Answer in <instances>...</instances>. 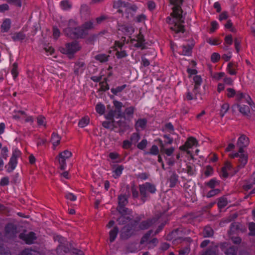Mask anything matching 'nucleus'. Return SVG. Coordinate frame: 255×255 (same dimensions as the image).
Instances as JSON below:
<instances>
[{
    "instance_id": "f257e3e1",
    "label": "nucleus",
    "mask_w": 255,
    "mask_h": 255,
    "mask_svg": "<svg viewBox=\"0 0 255 255\" xmlns=\"http://www.w3.org/2000/svg\"><path fill=\"white\" fill-rule=\"evenodd\" d=\"M169 0L171 4L174 5V6L172 7L173 11L170 14V15L173 18H175V20H172L171 18L167 17L166 22L171 23L170 22L172 21L173 25L170 27V29L176 33H184L185 31L184 26L182 24L184 22V19L182 16L183 10L181 7V5L183 2V0Z\"/></svg>"
},
{
    "instance_id": "f03ea898",
    "label": "nucleus",
    "mask_w": 255,
    "mask_h": 255,
    "mask_svg": "<svg viewBox=\"0 0 255 255\" xmlns=\"http://www.w3.org/2000/svg\"><path fill=\"white\" fill-rule=\"evenodd\" d=\"M237 104L232 106L233 110L236 108L239 109V111L245 116H249L250 114V106L253 111H255V106L249 95L244 94L240 91L237 94Z\"/></svg>"
},
{
    "instance_id": "7ed1b4c3",
    "label": "nucleus",
    "mask_w": 255,
    "mask_h": 255,
    "mask_svg": "<svg viewBox=\"0 0 255 255\" xmlns=\"http://www.w3.org/2000/svg\"><path fill=\"white\" fill-rule=\"evenodd\" d=\"M129 189V186L128 185H127L126 192L118 196V206H117V210L120 214H125L129 210L125 207L128 203V198L130 195Z\"/></svg>"
},
{
    "instance_id": "20e7f679",
    "label": "nucleus",
    "mask_w": 255,
    "mask_h": 255,
    "mask_svg": "<svg viewBox=\"0 0 255 255\" xmlns=\"http://www.w3.org/2000/svg\"><path fill=\"white\" fill-rule=\"evenodd\" d=\"M140 194L141 196V200L144 202L148 197L146 192L153 194L156 191V189L154 185L151 184L149 182H146L144 184L140 185L139 186Z\"/></svg>"
},
{
    "instance_id": "39448f33",
    "label": "nucleus",
    "mask_w": 255,
    "mask_h": 255,
    "mask_svg": "<svg viewBox=\"0 0 255 255\" xmlns=\"http://www.w3.org/2000/svg\"><path fill=\"white\" fill-rule=\"evenodd\" d=\"M20 155L21 152L18 149H15L12 152V156L7 165L5 166L8 172H11L15 169L17 164V158Z\"/></svg>"
},
{
    "instance_id": "423d86ee",
    "label": "nucleus",
    "mask_w": 255,
    "mask_h": 255,
    "mask_svg": "<svg viewBox=\"0 0 255 255\" xmlns=\"http://www.w3.org/2000/svg\"><path fill=\"white\" fill-rule=\"evenodd\" d=\"M229 156L231 158L239 157V164L237 166L238 170L237 171H239V169L244 167L247 163L248 160V155L247 153H245L244 152H239V151L238 152H236L233 154H230Z\"/></svg>"
},
{
    "instance_id": "0eeeda50",
    "label": "nucleus",
    "mask_w": 255,
    "mask_h": 255,
    "mask_svg": "<svg viewBox=\"0 0 255 255\" xmlns=\"http://www.w3.org/2000/svg\"><path fill=\"white\" fill-rule=\"evenodd\" d=\"M134 233V226L132 224L125 226L121 231L120 237L123 240H127Z\"/></svg>"
},
{
    "instance_id": "6e6552de",
    "label": "nucleus",
    "mask_w": 255,
    "mask_h": 255,
    "mask_svg": "<svg viewBox=\"0 0 255 255\" xmlns=\"http://www.w3.org/2000/svg\"><path fill=\"white\" fill-rule=\"evenodd\" d=\"M246 228L239 222H233L231 224L228 233L230 236L239 232L243 233Z\"/></svg>"
},
{
    "instance_id": "1a4fd4ad",
    "label": "nucleus",
    "mask_w": 255,
    "mask_h": 255,
    "mask_svg": "<svg viewBox=\"0 0 255 255\" xmlns=\"http://www.w3.org/2000/svg\"><path fill=\"white\" fill-rule=\"evenodd\" d=\"M81 46L78 42L73 41L66 44V52L67 54L72 55L80 50Z\"/></svg>"
},
{
    "instance_id": "9d476101",
    "label": "nucleus",
    "mask_w": 255,
    "mask_h": 255,
    "mask_svg": "<svg viewBox=\"0 0 255 255\" xmlns=\"http://www.w3.org/2000/svg\"><path fill=\"white\" fill-rule=\"evenodd\" d=\"M250 143V140L245 134H242L238 138L237 141V146L239 147V152H245L244 148L248 146Z\"/></svg>"
},
{
    "instance_id": "9b49d317",
    "label": "nucleus",
    "mask_w": 255,
    "mask_h": 255,
    "mask_svg": "<svg viewBox=\"0 0 255 255\" xmlns=\"http://www.w3.org/2000/svg\"><path fill=\"white\" fill-rule=\"evenodd\" d=\"M19 238L29 245L33 244L34 241L37 239L35 234L33 232H30L27 234L23 233H20L19 235Z\"/></svg>"
},
{
    "instance_id": "f8f14e48",
    "label": "nucleus",
    "mask_w": 255,
    "mask_h": 255,
    "mask_svg": "<svg viewBox=\"0 0 255 255\" xmlns=\"http://www.w3.org/2000/svg\"><path fill=\"white\" fill-rule=\"evenodd\" d=\"M5 236L8 238H11L15 236L17 232V227L13 224L9 223L5 227Z\"/></svg>"
},
{
    "instance_id": "ddd939ff",
    "label": "nucleus",
    "mask_w": 255,
    "mask_h": 255,
    "mask_svg": "<svg viewBox=\"0 0 255 255\" xmlns=\"http://www.w3.org/2000/svg\"><path fill=\"white\" fill-rule=\"evenodd\" d=\"M88 34L87 32H85L84 29L81 26L74 27V34L71 36L72 38H82Z\"/></svg>"
},
{
    "instance_id": "4468645a",
    "label": "nucleus",
    "mask_w": 255,
    "mask_h": 255,
    "mask_svg": "<svg viewBox=\"0 0 255 255\" xmlns=\"http://www.w3.org/2000/svg\"><path fill=\"white\" fill-rule=\"evenodd\" d=\"M77 25V23L73 20H70L69 21L68 27L64 29V32L65 34L72 38V36H71L74 34V27L76 26Z\"/></svg>"
},
{
    "instance_id": "2eb2a0df",
    "label": "nucleus",
    "mask_w": 255,
    "mask_h": 255,
    "mask_svg": "<svg viewBox=\"0 0 255 255\" xmlns=\"http://www.w3.org/2000/svg\"><path fill=\"white\" fill-rule=\"evenodd\" d=\"M156 218H152L148 219L146 221H143L140 223L139 225V228L141 230H146L155 224L157 221Z\"/></svg>"
},
{
    "instance_id": "dca6fc26",
    "label": "nucleus",
    "mask_w": 255,
    "mask_h": 255,
    "mask_svg": "<svg viewBox=\"0 0 255 255\" xmlns=\"http://www.w3.org/2000/svg\"><path fill=\"white\" fill-rule=\"evenodd\" d=\"M130 210H128V211L125 214H120V217H119L117 220L119 225L126 224L131 220L130 217L128 216L130 214Z\"/></svg>"
},
{
    "instance_id": "f3484780",
    "label": "nucleus",
    "mask_w": 255,
    "mask_h": 255,
    "mask_svg": "<svg viewBox=\"0 0 255 255\" xmlns=\"http://www.w3.org/2000/svg\"><path fill=\"white\" fill-rule=\"evenodd\" d=\"M113 104L115 108V110H114V111H115V113L117 115L116 118H119L123 117V113L122 112V108L123 106V103L117 100H114L113 101Z\"/></svg>"
},
{
    "instance_id": "a211bd4d",
    "label": "nucleus",
    "mask_w": 255,
    "mask_h": 255,
    "mask_svg": "<svg viewBox=\"0 0 255 255\" xmlns=\"http://www.w3.org/2000/svg\"><path fill=\"white\" fill-rule=\"evenodd\" d=\"M115 124L117 126V128H119V132L123 133L128 129L129 128L128 125L125 120H119Z\"/></svg>"
},
{
    "instance_id": "6ab92c4d",
    "label": "nucleus",
    "mask_w": 255,
    "mask_h": 255,
    "mask_svg": "<svg viewBox=\"0 0 255 255\" xmlns=\"http://www.w3.org/2000/svg\"><path fill=\"white\" fill-rule=\"evenodd\" d=\"M11 38L14 41L22 42L26 38V35L22 31L15 32L11 36Z\"/></svg>"
},
{
    "instance_id": "aec40b11",
    "label": "nucleus",
    "mask_w": 255,
    "mask_h": 255,
    "mask_svg": "<svg viewBox=\"0 0 255 255\" xmlns=\"http://www.w3.org/2000/svg\"><path fill=\"white\" fill-rule=\"evenodd\" d=\"M11 26V20L9 18L4 19L1 25V31L2 32H7Z\"/></svg>"
},
{
    "instance_id": "412c9836",
    "label": "nucleus",
    "mask_w": 255,
    "mask_h": 255,
    "mask_svg": "<svg viewBox=\"0 0 255 255\" xmlns=\"http://www.w3.org/2000/svg\"><path fill=\"white\" fill-rule=\"evenodd\" d=\"M185 144L188 148H191L193 145L197 146L198 142L195 137L191 136L187 138L185 142Z\"/></svg>"
},
{
    "instance_id": "4be33fe9",
    "label": "nucleus",
    "mask_w": 255,
    "mask_h": 255,
    "mask_svg": "<svg viewBox=\"0 0 255 255\" xmlns=\"http://www.w3.org/2000/svg\"><path fill=\"white\" fill-rule=\"evenodd\" d=\"M214 231L209 226H206L202 232V235L204 238H209L213 236Z\"/></svg>"
},
{
    "instance_id": "5701e85b",
    "label": "nucleus",
    "mask_w": 255,
    "mask_h": 255,
    "mask_svg": "<svg viewBox=\"0 0 255 255\" xmlns=\"http://www.w3.org/2000/svg\"><path fill=\"white\" fill-rule=\"evenodd\" d=\"M119 230L118 227L117 226H115L112 230H111L110 231L109 236H110V241L111 243L113 242L115 240V239L117 236V235L119 233Z\"/></svg>"
},
{
    "instance_id": "b1692460",
    "label": "nucleus",
    "mask_w": 255,
    "mask_h": 255,
    "mask_svg": "<svg viewBox=\"0 0 255 255\" xmlns=\"http://www.w3.org/2000/svg\"><path fill=\"white\" fill-rule=\"evenodd\" d=\"M51 141L54 146H57L61 140V137L58 133L53 132L51 136Z\"/></svg>"
},
{
    "instance_id": "393cba45",
    "label": "nucleus",
    "mask_w": 255,
    "mask_h": 255,
    "mask_svg": "<svg viewBox=\"0 0 255 255\" xmlns=\"http://www.w3.org/2000/svg\"><path fill=\"white\" fill-rule=\"evenodd\" d=\"M135 110V108L133 106L127 108L125 109V112L123 113V117L125 118V115H127V117L129 118L132 117V115L134 113Z\"/></svg>"
},
{
    "instance_id": "a878e982",
    "label": "nucleus",
    "mask_w": 255,
    "mask_h": 255,
    "mask_svg": "<svg viewBox=\"0 0 255 255\" xmlns=\"http://www.w3.org/2000/svg\"><path fill=\"white\" fill-rule=\"evenodd\" d=\"M178 180V176L177 174H176L175 172H173L171 176L170 177L169 179V181L170 182V187H174Z\"/></svg>"
},
{
    "instance_id": "bb28decb",
    "label": "nucleus",
    "mask_w": 255,
    "mask_h": 255,
    "mask_svg": "<svg viewBox=\"0 0 255 255\" xmlns=\"http://www.w3.org/2000/svg\"><path fill=\"white\" fill-rule=\"evenodd\" d=\"M102 126L106 128H110L112 127V129H114L115 128H117L115 120L112 121H104L102 123Z\"/></svg>"
},
{
    "instance_id": "cd10ccee",
    "label": "nucleus",
    "mask_w": 255,
    "mask_h": 255,
    "mask_svg": "<svg viewBox=\"0 0 255 255\" xmlns=\"http://www.w3.org/2000/svg\"><path fill=\"white\" fill-rule=\"evenodd\" d=\"M237 67V64L233 63V62H230L228 63L227 70L228 71V72L231 75H236V68Z\"/></svg>"
},
{
    "instance_id": "c85d7f7f",
    "label": "nucleus",
    "mask_w": 255,
    "mask_h": 255,
    "mask_svg": "<svg viewBox=\"0 0 255 255\" xmlns=\"http://www.w3.org/2000/svg\"><path fill=\"white\" fill-rule=\"evenodd\" d=\"M110 55L105 54H99L95 56V59L100 62H105L108 61Z\"/></svg>"
},
{
    "instance_id": "c756f323",
    "label": "nucleus",
    "mask_w": 255,
    "mask_h": 255,
    "mask_svg": "<svg viewBox=\"0 0 255 255\" xmlns=\"http://www.w3.org/2000/svg\"><path fill=\"white\" fill-rule=\"evenodd\" d=\"M193 80L195 83L194 90H197L198 89L199 86H200V85L202 82V78L200 76L196 75V76H194Z\"/></svg>"
},
{
    "instance_id": "7c9ffc66",
    "label": "nucleus",
    "mask_w": 255,
    "mask_h": 255,
    "mask_svg": "<svg viewBox=\"0 0 255 255\" xmlns=\"http://www.w3.org/2000/svg\"><path fill=\"white\" fill-rule=\"evenodd\" d=\"M72 152L68 150H65L63 152H60L58 156L61 158L68 159L72 156Z\"/></svg>"
},
{
    "instance_id": "2f4dec72",
    "label": "nucleus",
    "mask_w": 255,
    "mask_h": 255,
    "mask_svg": "<svg viewBox=\"0 0 255 255\" xmlns=\"http://www.w3.org/2000/svg\"><path fill=\"white\" fill-rule=\"evenodd\" d=\"M124 166L123 165H118L115 169L114 170V172L115 174L113 175V177L115 178H117L120 176L122 174V171L124 169Z\"/></svg>"
},
{
    "instance_id": "473e14b6",
    "label": "nucleus",
    "mask_w": 255,
    "mask_h": 255,
    "mask_svg": "<svg viewBox=\"0 0 255 255\" xmlns=\"http://www.w3.org/2000/svg\"><path fill=\"white\" fill-rule=\"evenodd\" d=\"M159 153V149L157 145H153L149 151L144 153L145 154L157 155Z\"/></svg>"
},
{
    "instance_id": "72a5a7b5",
    "label": "nucleus",
    "mask_w": 255,
    "mask_h": 255,
    "mask_svg": "<svg viewBox=\"0 0 255 255\" xmlns=\"http://www.w3.org/2000/svg\"><path fill=\"white\" fill-rule=\"evenodd\" d=\"M81 27L84 29L85 32H87L88 30L92 29L94 28L93 23L91 21L85 22L82 25Z\"/></svg>"
},
{
    "instance_id": "f704fd0d",
    "label": "nucleus",
    "mask_w": 255,
    "mask_h": 255,
    "mask_svg": "<svg viewBox=\"0 0 255 255\" xmlns=\"http://www.w3.org/2000/svg\"><path fill=\"white\" fill-rule=\"evenodd\" d=\"M11 74L13 76L14 79H15L18 74V64L17 63L15 62L12 64V69L11 70Z\"/></svg>"
},
{
    "instance_id": "c9c22d12",
    "label": "nucleus",
    "mask_w": 255,
    "mask_h": 255,
    "mask_svg": "<svg viewBox=\"0 0 255 255\" xmlns=\"http://www.w3.org/2000/svg\"><path fill=\"white\" fill-rule=\"evenodd\" d=\"M147 124V120L145 119H140L136 122L135 126L136 127H139L143 129L145 128Z\"/></svg>"
},
{
    "instance_id": "e433bc0d",
    "label": "nucleus",
    "mask_w": 255,
    "mask_h": 255,
    "mask_svg": "<svg viewBox=\"0 0 255 255\" xmlns=\"http://www.w3.org/2000/svg\"><path fill=\"white\" fill-rule=\"evenodd\" d=\"M131 191L132 193V197L134 199L138 197V191H137V188L134 183H133L131 186Z\"/></svg>"
},
{
    "instance_id": "4c0bfd02",
    "label": "nucleus",
    "mask_w": 255,
    "mask_h": 255,
    "mask_svg": "<svg viewBox=\"0 0 255 255\" xmlns=\"http://www.w3.org/2000/svg\"><path fill=\"white\" fill-rule=\"evenodd\" d=\"M227 205V199L225 198H220L218 202V206L219 208L222 209L224 208Z\"/></svg>"
},
{
    "instance_id": "58836bf2",
    "label": "nucleus",
    "mask_w": 255,
    "mask_h": 255,
    "mask_svg": "<svg viewBox=\"0 0 255 255\" xmlns=\"http://www.w3.org/2000/svg\"><path fill=\"white\" fill-rule=\"evenodd\" d=\"M89 123V119L87 117H84L82 118L79 123L78 125L81 128H84Z\"/></svg>"
},
{
    "instance_id": "ea45409f",
    "label": "nucleus",
    "mask_w": 255,
    "mask_h": 255,
    "mask_svg": "<svg viewBox=\"0 0 255 255\" xmlns=\"http://www.w3.org/2000/svg\"><path fill=\"white\" fill-rule=\"evenodd\" d=\"M182 54L184 55H190L191 53L192 47L188 45L187 46H183Z\"/></svg>"
},
{
    "instance_id": "a19ab883",
    "label": "nucleus",
    "mask_w": 255,
    "mask_h": 255,
    "mask_svg": "<svg viewBox=\"0 0 255 255\" xmlns=\"http://www.w3.org/2000/svg\"><path fill=\"white\" fill-rule=\"evenodd\" d=\"M127 85L124 84L121 86H118L116 88H112L111 92L114 95H117L118 93L121 92L126 87Z\"/></svg>"
},
{
    "instance_id": "79ce46f5",
    "label": "nucleus",
    "mask_w": 255,
    "mask_h": 255,
    "mask_svg": "<svg viewBox=\"0 0 255 255\" xmlns=\"http://www.w3.org/2000/svg\"><path fill=\"white\" fill-rule=\"evenodd\" d=\"M139 139L140 135L139 133L137 132H134L131 134L130 137V141L132 143H136L138 142Z\"/></svg>"
},
{
    "instance_id": "37998d69",
    "label": "nucleus",
    "mask_w": 255,
    "mask_h": 255,
    "mask_svg": "<svg viewBox=\"0 0 255 255\" xmlns=\"http://www.w3.org/2000/svg\"><path fill=\"white\" fill-rule=\"evenodd\" d=\"M229 109V105L228 103H224L221 107L220 116L223 117L224 115L227 112Z\"/></svg>"
},
{
    "instance_id": "c03bdc74",
    "label": "nucleus",
    "mask_w": 255,
    "mask_h": 255,
    "mask_svg": "<svg viewBox=\"0 0 255 255\" xmlns=\"http://www.w3.org/2000/svg\"><path fill=\"white\" fill-rule=\"evenodd\" d=\"M96 112L100 115H103L105 113V107L103 104H98L96 106Z\"/></svg>"
},
{
    "instance_id": "a18cd8bd",
    "label": "nucleus",
    "mask_w": 255,
    "mask_h": 255,
    "mask_svg": "<svg viewBox=\"0 0 255 255\" xmlns=\"http://www.w3.org/2000/svg\"><path fill=\"white\" fill-rule=\"evenodd\" d=\"M56 252L58 254H60L62 252L67 253L69 252V249L65 246L59 245L56 249Z\"/></svg>"
},
{
    "instance_id": "49530a36",
    "label": "nucleus",
    "mask_w": 255,
    "mask_h": 255,
    "mask_svg": "<svg viewBox=\"0 0 255 255\" xmlns=\"http://www.w3.org/2000/svg\"><path fill=\"white\" fill-rule=\"evenodd\" d=\"M226 255H237V249L235 247H231L225 252Z\"/></svg>"
},
{
    "instance_id": "de8ad7c7",
    "label": "nucleus",
    "mask_w": 255,
    "mask_h": 255,
    "mask_svg": "<svg viewBox=\"0 0 255 255\" xmlns=\"http://www.w3.org/2000/svg\"><path fill=\"white\" fill-rule=\"evenodd\" d=\"M56 158L58 160L59 163L60 165V169L64 170L65 169L66 165V159L60 158L58 156L56 157Z\"/></svg>"
},
{
    "instance_id": "09e8293b",
    "label": "nucleus",
    "mask_w": 255,
    "mask_h": 255,
    "mask_svg": "<svg viewBox=\"0 0 255 255\" xmlns=\"http://www.w3.org/2000/svg\"><path fill=\"white\" fill-rule=\"evenodd\" d=\"M107 79L105 78L104 81L100 82V85H101L100 90L103 91H106L109 89V86L107 82Z\"/></svg>"
},
{
    "instance_id": "8fccbe9b",
    "label": "nucleus",
    "mask_w": 255,
    "mask_h": 255,
    "mask_svg": "<svg viewBox=\"0 0 255 255\" xmlns=\"http://www.w3.org/2000/svg\"><path fill=\"white\" fill-rule=\"evenodd\" d=\"M249 229L250 230L249 235L255 236V223L251 222L249 223Z\"/></svg>"
},
{
    "instance_id": "3c124183",
    "label": "nucleus",
    "mask_w": 255,
    "mask_h": 255,
    "mask_svg": "<svg viewBox=\"0 0 255 255\" xmlns=\"http://www.w3.org/2000/svg\"><path fill=\"white\" fill-rule=\"evenodd\" d=\"M117 117V115L115 113L114 110L110 111L106 116V118L107 120H111V121L114 120V118Z\"/></svg>"
},
{
    "instance_id": "603ef678",
    "label": "nucleus",
    "mask_w": 255,
    "mask_h": 255,
    "mask_svg": "<svg viewBox=\"0 0 255 255\" xmlns=\"http://www.w3.org/2000/svg\"><path fill=\"white\" fill-rule=\"evenodd\" d=\"M147 141L145 139H142L139 143L137 145V147L141 150H143L147 146Z\"/></svg>"
},
{
    "instance_id": "864d4df0",
    "label": "nucleus",
    "mask_w": 255,
    "mask_h": 255,
    "mask_svg": "<svg viewBox=\"0 0 255 255\" xmlns=\"http://www.w3.org/2000/svg\"><path fill=\"white\" fill-rule=\"evenodd\" d=\"M220 190H219L218 189L211 190L208 192L206 196L208 198H211L212 197H213V196L218 194L220 193Z\"/></svg>"
},
{
    "instance_id": "5fc2aeb1",
    "label": "nucleus",
    "mask_w": 255,
    "mask_h": 255,
    "mask_svg": "<svg viewBox=\"0 0 255 255\" xmlns=\"http://www.w3.org/2000/svg\"><path fill=\"white\" fill-rule=\"evenodd\" d=\"M218 184H219V182L215 179H212L206 183V185L211 188H214L216 185Z\"/></svg>"
},
{
    "instance_id": "6e6d98bb",
    "label": "nucleus",
    "mask_w": 255,
    "mask_h": 255,
    "mask_svg": "<svg viewBox=\"0 0 255 255\" xmlns=\"http://www.w3.org/2000/svg\"><path fill=\"white\" fill-rule=\"evenodd\" d=\"M37 123L39 126H46L45 118L43 116L40 115L37 118Z\"/></svg>"
},
{
    "instance_id": "4d7b16f0",
    "label": "nucleus",
    "mask_w": 255,
    "mask_h": 255,
    "mask_svg": "<svg viewBox=\"0 0 255 255\" xmlns=\"http://www.w3.org/2000/svg\"><path fill=\"white\" fill-rule=\"evenodd\" d=\"M163 137L164 138L163 142H164L165 145L171 144L172 143L173 139L170 137L169 134H165L163 135Z\"/></svg>"
},
{
    "instance_id": "13d9d810",
    "label": "nucleus",
    "mask_w": 255,
    "mask_h": 255,
    "mask_svg": "<svg viewBox=\"0 0 255 255\" xmlns=\"http://www.w3.org/2000/svg\"><path fill=\"white\" fill-rule=\"evenodd\" d=\"M6 1L9 4L16 6L20 7L21 6V0H6Z\"/></svg>"
},
{
    "instance_id": "bf43d9fd",
    "label": "nucleus",
    "mask_w": 255,
    "mask_h": 255,
    "mask_svg": "<svg viewBox=\"0 0 255 255\" xmlns=\"http://www.w3.org/2000/svg\"><path fill=\"white\" fill-rule=\"evenodd\" d=\"M61 5L64 10L69 9L71 7V4L68 0H63L61 2Z\"/></svg>"
},
{
    "instance_id": "052dcab7",
    "label": "nucleus",
    "mask_w": 255,
    "mask_h": 255,
    "mask_svg": "<svg viewBox=\"0 0 255 255\" xmlns=\"http://www.w3.org/2000/svg\"><path fill=\"white\" fill-rule=\"evenodd\" d=\"M227 91L228 92L227 96L228 98H232L235 95L237 96V93L233 88H229L227 89Z\"/></svg>"
},
{
    "instance_id": "680f3d73",
    "label": "nucleus",
    "mask_w": 255,
    "mask_h": 255,
    "mask_svg": "<svg viewBox=\"0 0 255 255\" xmlns=\"http://www.w3.org/2000/svg\"><path fill=\"white\" fill-rule=\"evenodd\" d=\"M241 40L238 38H236L234 39L235 47L237 53L239 52L241 47Z\"/></svg>"
},
{
    "instance_id": "e2e57ef3",
    "label": "nucleus",
    "mask_w": 255,
    "mask_h": 255,
    "mask_svg": "<svg viewBox=\"0 0 255 255\" xmlns=\"http://www.w3.org/2000/svg\"><path fill=\"white\" fill-rule=\"evenodd\" d=\"M174 151V148L170 147L169 148H165L164 147V149L161 150V152L165 153L167 156H170Z\"/></svg>"
},
{
    "instance_id": "0e129e2a",
    "label": "nucleus",
    "mask_w": 255,
    "mask_h": 255,
    "mask_svg": "<svg viewBox=\"0 0 255 255\" xmlns=\"http://www.w3.org/2000/svg\"><path fill=\"white\" fill-rule=\"evenodd\" d=\"M220 59V55L218 53H213L211 55V60L214 63L217 62Z\"/></svg>"
},
{
    "instance_id": "69168bd1",
    "label": "nucleus",
    "mask_w": 255,
    "mask_h": 255,
    "mask_svg": "<svg viewBox=\"0 0 255 255\" xmlns=\"http://www.w3.org/2000/svg\"><path fill=\"white\" fill-rule=\"evenodd\" d=\"M225 74L224 72L216 73L212 76L213 78L217 80H219L223 77L225 78Z\"/></svg>"
},
{
    "instance_id": "338daca9",
    "label": "nucleus",
    "mask_w": 255,
    "mask_h": 255,
    "mask_svg": "<svg viewBox=\"0 0 255 255\" xmlns=\"http://www.w3.org/2000/svg\"><path fill=\"white\" fill-rule=\"evenodd\" d=\"M116 55L118 58L120 59L124 57H126L127 56V54L125 50H123L121 51H117Z\"/></svg>"
},
{
    "instance_id": "774afa93",
    "label": "nucleus",
    "mask_w": 255,
    "mask_h": 255,
    "mask_svg": "<svg viewBox=\"0 0 255 255\" xmlns=\"http://www.w3.org/2000/svg\"><path fill=\"white\" fill-rule=\"evenodd\" d=\"M132 143L130 141L128 140H125L123 141V147L124 149H128L131 147Z\"/></svg>"
}]
</instances>
